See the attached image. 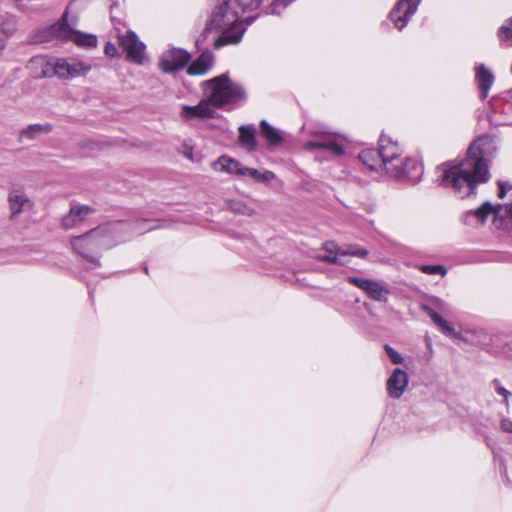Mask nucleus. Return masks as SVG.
<instances>
[{"label": "nucleus", "mask_w": 512, "mask_h": 512, "mask_svg": "<svg viewBox=\"0 0 512 512\" xmlns=\"http://www.w3.org/2000/svg\"><path fill=\"white\" fill-rule=\"evenodd\" d=\"M8 203L11 219L25 211L31 210L33 207V202L28 198L25 192L20 189H13L9 192Z\"/></svg>", "instance_id": "2eb2a0df"}, {"label": "nucleus", "mask_w": 512, "mask_h": 512, "mask_svg": "<svg viewBox=\"0 0 512 512\" xmlns=\"http://www.w3.org/2000/svg\"><path fill=\"white\" fill-rule=\"evenodd\" d=\"M500 427L502 431L512 433V421H510L509 419H502Z\"/></svg>", "instance_id": "4c0bfd02"}, {"label": "nucleus", "mask_w": 512, "mask_h": 512, "mask_svg": "<svg viewBox=\"0 0 512 512\" xmlns=\"http://www.w3.org/2000/svg\"><path fill=\"white\" fill-rule=\"evenodd\" d=\"M203 87L205 99L201 100L196 106H182L181 117L184 120L212 118L216 109L246 99L243 86L233 82L226 73L206 80Z\"/></svg>", "instance_id": "f03ea898"}, {"label": "nucleus", "mask_w": 512, "mask_h": 512, "mask_svg": "<svg viewBox=\"0 0 512 512\" xmlns=\"http://www.w3.org/2000/svg\"><path fill=\"white\" fill-rule=\"evenodd\" d=\"M144 271H145L146 274H148V268L147 267L144 268Z\"/></svg>", "instance_id": "58836bf2"}, {"label": "nucleus", "mask_w": 512, "mask_h": 512, "mask_svg": "<svg viewBox=\"0 0 512 512\" xmlns=\"http://www.w3.org/2000/svg\"><path fill=\"white\" fill-rule=\"evenodd\" d=\"M94 209L87 205L74 204L69 212L62 217L61 225L65 230L81 225L88 216L92 215Z\"/></svg>", "instance_id": "ddd939ff"}, {"label": "nucleus", "mask_w": 512, "mask_h": 512, "mask_svg": "<svg viewBox=\"0 0 512 512\" xmlns=\"http://www.w3.org/2000/svg\"><path fill=\"white\" fill-rule=\"evenodd\" d=\"M246 31V26L240 20L239 15L231 7L230 1L223 0L212 10L202 36L214 32L217 37L214 47L221 48L225 45L238 44Z\"/></svg>", "instance_id": "7ed1b4c3"}, {"label": "nucleus", "mask_w": 512, "mask_h": 512, "mask_svg": "<svg viewBox=\"0 0 512 512\" xmlns=\"http://www.w3.org/2000/svg\"><path fill=\"white\" fill-rule=\"evenodd\" d=\"M348 282L362 290L370 299L386 303L391 293L389 285L383 280L367 279L355 276L347 278Z\"/></svg>", "instance_id": "423d86ee"}, {"label": "nucleus", "mask_w": 512, "mask_h": 512, "mask_svg": "<svg viewBox=\"0 0 512 512\" xmlns=\"http://www.w3.org/2000/svg\"><path fill=\"white\" fill-rule=\"evenodd\" d=\"M382 161L384 171L388 173H399L396 163L402 157V150L397 142L382 135L379 139V148L377 149Z\"/></svg>", "instance_id": "0eeeda50"}, {"label": "nucleus", "mask_w": 512, "mask_h": 512, "mask_svg": "<svg viewBox=\"0 0 512 512\" xmlns=\"http://www.w3.org/2000/svg\"><path fill=\"white\" fill-rule=\"evenodd\" d=\"M419 0H399L390 12V19L398 30H402L416 13Z\"/></svg>", "instance_id": "9b49d317"}, {"label": "nucleus", "mask_w": 512, "mask_h": 512, "mask_svg": "<svg viewBox=\"0 0 512 512\" xmlns=\"http://www.w3.org/2000/svg\"><path fill=\"white\" fill-rule=\"evenodd\" d=\"M256 130L252 125L241 126L239 128V141L242 147L248 151H254L256 149Z\"/></svg>", "instance_id": "393cba45"}, {"label": "nucleus", "mask_w": 512, "mask_h": 512, "mask_svg": "<svg viewBox=\"0 0 512 512\" xmlns=\"http://www.w3.org/2000/svg\"><path fill=\"white\" fill-rule=\"evenodd\" d=\"M228 208L236 213L245 216H253L255 214V210L249 207L245 202L240 200H231L228 202Z\"/></svg>", "instance_id": "c756f323"}, {"label": "nucleus", "mask_w": 512, "mask_h": 512, "mask_svg": "<svg viewBox=\"0 0 512 512\" xmlns=\"http://www.w3.org/2000/svg\"><path fill=\"white\" fill-rule=\"evenodd\" d=\"M96 229H91L83 235L74 237L71 240L73 250L77 255L87 260L90 264L94 263V252L96 250Z\"/></svg>", "instance_id": "9d476101"}, {"label": "nucleus", "mask_w": 512, "mask_h": 512, "mask_svg": "<svg viewBox=\"0 0 512 512\" xmlns=\"http://www.w3.org/2000/svg\"><path fill=\"white\" fill-rule=\"evenodd\" d=\"M368 255V250L358 247L357 245H349L346 248H342V251L339 252V256H342V259L345 260L347 256H355L359 258H365Z\"/></svg>", "instance_id": "7c9ffc66"}, {"label": "nucleus", "mask_w": 512, "mask_h": 512, "mask_svg": "<svg viewBox=\"0 0 512 512\" xmlns=\"http://www.w3.org/2000/svg\"><path fill=\"white\" fill-rule=\"evenodd\" d=\"M292 0H236L242 11L255 10L261 3L268 2L271 6V13H279L278 7H285Z\"/></svg>", "instance_id": "aec40b11"}, {"label": "nucleus", "mask_w": 512, "mask_h": 512, "mask_svg": "<svg viewBox=\"0 0 512 512\" xmlns=\"http://www.w3.org/2000/svg\"><path fill=\"white\" fill-rule=\"evenodd\" d=\"M421 309L431 318L433 323L439 327L443 333L448 335L454 334V328L452 325L435 312L434 309L427 305H423Z\"/></svg>", "instance_id": "a878e982"}, {"label": "nucleus", "mask_w": 512, "mask_h": 512, "mask_svg": "<svg viewBox=\"0 0 512 512\" xmlns=\"http://www.w3.org/2000/svg\"><path fill=\"white\" fill-rule=\"evenodd\" d=\"M492 384L495 388V391L499 394V395H502L504 397V401L506 403V405H508V397L510 395V392L508 390H506L503 386H501L499 380L497 379H494L492 381Z\"/></svg>", "instance_id": "72a5a7b5"}, {"label": "nucleus", "mask_w": 512, "mask_h": 512, "mask_svg": "<svg viewBox=\"0 0 512 512\" xmlns=\"http://www.w3.org/2000/svg\"><path fill=\"white\" fill-rule=\"evenodd\" d=\"M512 189V186L509 185L508 183L506 182H503V181H499L498 182V197L499 198H504L507 191Z\"/></svg>", "instance_id": "f704fd0d"}, {"label": "nucleus", "mask_w": 512, "mask_h": 512, "mask_svg": "<svg viewBox=\"0 0 512 512\" xmlns=\"http://www.w3.org/2000/svg\"><path fill=\"white\" fill-rule=\"evenodd\" d=\"M420 271L429 275L439 274L442 277L447 274V269L443 265H422Z\"/></svg>", "instance_id": "2f4dec72"}, {"label": "nucleus", "mask_w": 512, "mask_h": 512, "mask_svg": "<svg viewBox=\"0 0 512 512\" xmlns=\"http://www.w3.org/2000/svg\"><path fill=\"white\" fill-rule=\"evenodd\" d=\"M190 61V54L179 48H171L162 53L158 66L164 73H175Z\"/></svg>", "instance_id": "1a4fd4ad"}, {"label": "nucleus", "mask_w": 512, "mask_h": 512, "mask_svg": "<svg viewBox=\"0 0 512 512\" xmlns=\"http://www.w3.org/2000/svg\"><path fill=\"white\" fill-rule=\"evenodd\" d=\"M396 168L399 173H388L391 177L401 178V177H411L415 178L417 172L421 170V167L418 161L414 158L410 157H401L400 161L396 163Z\"/></svg>", "instance_id": "a211bd4d"}, {"label": "nucleus", "mask_w": 512, "mask_h": 512, "mask_svg": "<svg viewBox=\"0 0 512 512\" xmlns=\"http://www.w3.org/2000/svg\"><path fill=\"white\" fill-rule=\"evenodd\" d=\"M323 248L326 254L319 255L317 257L318 260L338 265H347L348 261L342 259V256H339V252L342 251V248H339L334 242H326Z\"/></svg>", "instance_id": "412c9836"}, {"label": "nucleus", "mask_w": 512, "mask_h": 512, "mask_svg": "<svg viewBox=\"0 0 512 512\" xmlns=\"http://www.w3.org/2000/svg\"><path fill=\"white\" fill-rule=\"evenodd\" d=\"M104 52L107 56L114 57L115 55H117V48L114 44L107 43Z\"/></svg>", "instance_id": "e433bc0d"}, {"label": "nucleus", "mask_w": 512, "mask_h": 512, "mask_svg": "<svg viewBox=\"0 0 512 512\" xmlns=\"http://www.w3.org/2000/svg\"><path fill=\"white\" fill-rule=\"evenodd\" d=\"M476 80L481 92V98L485 99L493 84L494 77L489 70L481 65L476 70Z\"/></svg>", "instance_id": "4be33fe9"}, {"label": "nucleus", "mask_w": 512, "mask_h": 512, "mask_svg": "<svg viewBox=\"0 0 512 512\" xmlns=\"http://www.w3.org/2000/svg\"><path fill=\"white\" fill-rule=\"evenodd\" d=\"M305 147L309 150L326 149L336 156H341L345 153L344 147L338 141L330 137L324 140L309 141L305 144Z\"/></svg>", "instance_id": "6ab92c4d"}, {"label": "nucleus", "mask_w": 512, "mask_h": 512, "mask_svg": "<svg viewBox=\"0 0 512 512\" xmlns=\"http://www.w3.org/2000/svg\"><path fill=\"white\" fill-rule=\"evenodd\" d=\"M125 228L126 224L122 222L108 223L100 227L98 226V244L108 249L124 240L122 232Z\"/></svg>", "instance_id": "f8f14e48"}, {"label": "nucleus", "mask_w": 512, "mask_h": 512, "mask_svg": "<svg viewBox=\"0 0 512 512\" xmlns=\"http://www.w3.org/2000/svg\"><path fill=\"white\" fill-rule=\"evenodd\" d=\"M70 6L71 4L66 7L56 23L38 30L33 36L34 42L44 43L59 40L73 42L80 47L96 46V35L82 33L77 29L78 17L70 14Z\"/></svg>", "instance_id": "20e7f679"}, {"label": "nucleus", "mask_w": 512, "mask_h": 512, "mask_svg": "<svg viewBox=\"0 0 512 512\" xmlns=\"http://www.w3.org/2000/svg\"><path fill=\"white\" fill-rule=\"evenodd\" d=\"M432 304L439 310L446 311L447 303L440 298L433 297L431 299Z\"/></svg>", "instance_id": "c9c22d12"}, {"label": "nucleus", "mask_w": 512, "mask_h": 512, "mask_svg": "<svg viewBox=\"0 0 512 512\" xmlns=\"http://www.w3.org/2000/svg\"><path fill=\"white\" fill-rule=\"evenodd\" d=\"M359 159L366 165L370 170L373 171H384L382 161L379 156L378 150L366 149L360 152Z\"/></svg>", "instance_id": "5701e85b"}, {"label": "nucleus", "mask_w": 512, "mask_h": 512, "mask_svg": "<svg viewBox=\"0 0 512 512\" xmlns=\"http://www.w3.org/2000/svg\"><path fill=\"white\" fill-rule=\"evenodd\" d=\"M212 167L216 171L226 172L228 174L241 177L245 170V166H243L239 161L228 156L219 157L212 163Z\"/></svg>", "instance_id": "f3484780"}, {"label": "nucleus", "mask_w": 512, "mask_h": 512, "mask_svg": "<svg viewBox=\"0 0 512 512\" xmlns=\"http://www.w3.org/2000/svg\"><path fill=\"white\" fill-rule=\"evenodd\" d=\"M260 130L261 134L270 145H279L283 140L281 132L265 120L261 121Z\"/></svg>", "instance_id": "bb28decb"}, {"label": "nucleus", "mask_w": 512, "mask_h": 512, "mask_svg": "<svg viewBox=\"0 0 512 512\" xmlns=\"http://www.w3.org/2000/svg\"><path fill=\"white\" fill-rule=\"evenodd\" d=\"M53 126L50 123L31 124L20 131V137L34 140L42 134H48L52 131Z\"/></svg>", "instance_id": "b1692460"}, {"label": "nucleus", "mask_w": 512, "mask_h": 512, "mask_svg": "<svg viewBox=\"0 0 512 512\" xmlns=\"http://www.w3.org/2000/svg\"><path fill=\"white\" fill-rule=\"evenodd\" d=\"M242 177H250L256 183L267 184L275 179V174L270 170H264L263 172L255 169L245 167Z\"/></svg>", "instance_id": "cd10ccee"}, {"label": "nucleus", "mask_w": 512, "mask_h": 512, "mask_svg": "<svg viewBox=\"0 0 512 512\" xmlns=\"http://www.w3.org/2000/svg\"><path fill=\"white\" fill-rule=\"evenodd\" d=\"M214 65V55L210 51H204L187 68V73L192 76H200L208 73Z\"/></svg>", "instance_id": "dca6fc26"}, {"label": "nucleus", "mask_w": 512, "mask_h": 512, "mask_svg": "<svg viewBox=\"0 0 512 512\" xmlns=\"http://www.w3.org/2000/svg\"><path fill=\"white\" fill-rule=\"evenodd\" d=\"M408 383V374L400 368H395L387 379L386 390L388 395L393 399H399L408 387Z\"/></svg>", "instance_id": "4468645a"}, {"label": "nucleus", "mask_w": 512, "mask_h": 512, "mask_svg": "<svg viewBox=\"0 0 512 512\" xmlns=\"http://www.w3.org/2000/svg\"><path fill=\"white\" fill-rule=\"evenodd\" d=\"M119 43L126 52L128 61L141 65L146 59L145 44L139 40L133 31H127L119 36Z\"/></svg>", "instance_id": "6e6552de"}, {"label": "nucleus", "mask_w": 512, "mask_h": 512, "mask_svg": "<svg viewBox=\"0 0 512 512\" xmlns=\"http://www.w3.org/2000/svg\"><path fill=\"white\" fill-rule=\"evenodd\" d=\"M34 63L41 67V76L46 78L57 76L68 79L83 75L90 70V66L75 58L52 60L37 58Z\"/></svg>", "instance_id": "39448f33"}, {"label": "nucleus", "mask_w": 512, "mask_h": 512, "mask_svg": "<svg viewBox=\"0 0 512 512\" xmlns=\"http://www.w3.org/2000/svg\"><path fill=\"white\" fill-rule=\"evenodd\" d=\"M497 36L501 43L512 46V16L499 27Z\"/></svg>", "instance_id": "c85d7f7f"}, {"label": "nucleus", "mask_w": 512, "mask_h": 512, "mask_svg": "<svg viewBox=\"0 0 512 512\" xmlns=\"http://www.w3.org/2000/svg\"><path fill=\"white\" fill-rule=\"evenodd\" d=\"M384 349L393 364H401L403 362V357L391 346L385 345Z\"/></svg>", "instance_id": "473e14b6"}, {"label": "nucleus", "mask_w": 512, "mask_h": 512, "mask_svg": "<svg viewBox=\"0 0 512 512\" xmlns=\"http://www.w3.org/2000/svg\"><path fill=\"white\" fill-rule=\"evenodd\" d=\"M496 151L494 138L483 135L473 141L466 157L459 162H447L438 167L437 181L451 188L461 198L475 194L477 185L490 178L488 160Z\"/></svg>", "instance_id": "f257e3e1"}]
</instances>
